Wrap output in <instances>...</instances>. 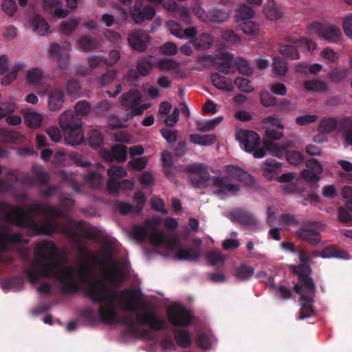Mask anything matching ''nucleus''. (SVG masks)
I'll return each mask as SVG.
<instances>
[{"mask_svg":"<svg viewBox=\"0 0 352 352\" xmlns=\"http://www.w3.org/2000/svg\"><path fill=\"white\" fill-rule=\"evenodd\" d=\"M236 139L241 147L248 153H252L256 158H262L265 155V149L261 146V138L256 132L239 129L235 134Z\"/></svg>","mask_w":352,"mask_h":352,"instance_id":"nucleus-8","label":"nucleus"},{"mask_svg":"<svg viewBox=\"0 0 352 352\" xmlns=\"http://www.w3.org/2000/svg\"><path fill=\"white\" fill-rule=\"evenodd\" d=\"M157 66L162 70H166L171 72L177 77L182 78L185 76V72L182 69L180 63L174 59H160L157 61Z\"/></svg>","mask_w":352,"mask_h":352,"instance_id":"nucleus-18","label":"nucleus"},{"mask_svg":"<svg viewBox=\"0 0 352 352\" xmlns=\"http://www.w3.org/2000/svg\"><path fill=\"white\" fill-rule=\"evenodd\" d=\"M278 223L281 228L285 230L296 227L299 223L296 217L290 214H285L280 216Z\"/></svg>","mask_w":352,"mask_h":352,"instance_id":"nucleus-41","label":"nucleus"},{"mask_svg":"<svg viewBox=\"0 0 352 352\" xmlns=\"http://www.w3.org/2000/svg\"><path fill=\"white\" fill-rule=\"evenodd\" d=\"M262 124H263L265 129H267V127L274 126H276L280 130L283 129V125L281 123V119L278 115H272L265 118L262 120Z\"/></svg>","mask_w":352,"mask_h":352,"instance_id":"nucleus-47","label":"nucleus"},{"mask_svg":"<svg viewBox=\"0 0 352 352\" xmlns=\"http://www.w3.org/2000/svg\"><path fill=\"white\" fill-rule=\"evenodd\" d=\"M260 100L264 107H274L277 104L276 98L267 91H262L261 92Z\"/></svg>","mask_w":352,"mask_h":352,"instance_id":"nucleus-56","label":"nucleus"},{"mask_svg":"<svg viewBox=\"0 0 352 352\" xmlns=\"http://www.w3.org/2000/svg\"><path fill=\"white\" fill-rule=\"evenodd\" d=\"M342 32L340 28L333 24H324L321 32L320 38L327 41L329 43H337L342 38Z\"/></svg>","mask_w":352,"mask_h":352,"instance_id":"nucleus-22","label":"nucleus"},{"mask_svg":"<svg viewBox=\"0 0 352 352\" xmlns=\"http://www.w3.org/2000/svg\"><path fill=\"white\" fill-rule=\"evenodd\" d=\"M232 216L234 219L241 224L248 227L254 226L258 223L257 219L252 214L242 209L234 210Z\"/></svg>","mask_w":352,"mask_h":352,"instance_id":"nucleus-25","label":"nucleus"},{"mask_svg":"<svg viewBox=\"0 0 352 352\" xmlns=\"http://www.w3.org/2000/svg\"><path fill=\"white\" fill-rule=\"evenodd\" d=\"M303 86L308 91L323 92L329 89L328 84L318 79L306 80L303 82Z\"/></svg>","mask_w":352,"mask_h":352,"instance_id":"nucleus-34","label":"nucleus"},{"mask_svg":"<svg viewBox=\"0 0 352 352\" xmlns=\"http://www.w3.org/2000/svg\"><path fill=\"white\" fill-rule=\"evenodd\" d=\"M137 324H131V329L135 333H138V326L147 325L151 329L158 331L162 329L165 321L157 316L153 310H147L144 312H138L136 314Z\"/></svg>","mask_w":352,"mask_h":352,"instance_id":"nucleus-10","label":"nucleus"},{"mask_svg":"<svg viewBox=\"0 0 352 352\" xmlns=\"http://www.w3.org/2000/svg\"><path fill=\"white\" fill-rule=\"evenodd\" d=\"M230 13L228 12L215 10L210 12L209 21L223 22L228 19Z\"/></svg>","mask_w":352,"mask_h":352,"instance_id":"nucleus-60","label":"nucleus"},{"mask_svg":"<svg viewBox=\"0 0 352 352\" xmlns=\"http://www.w3.org/2000/svg\"><path fill=\"white\" fill-rule=\"evenodd\" d=\"M107 175L109 176V179L118 181L120 179L127 176V172L122 166H113L108 169Z\"/></svg>","mask_w":352,"mask_h":352,"instance_id":"nucleus-45","label":"nucleus"},{"mask_svg":"<svg viewBox=\"0 0 352 352\" xmlns=\"http://www.w3.org/2000/svg\"><path fill=\"white\" fill-rule=\"evenodd\" d=\"M30 27L34 32L45 36L50 32V25L45 19L38 14L34 15L30 21Z\"/></svg>","mask_w":352,"mask_h":352,"instance_id":"nucleus-24","label":"nucleus"},{"mask_svg":"<svg viewBox=\"0 0 352 352\" xmlns=\"http://www.w3.org/2000/svg\"><path fill=\"white\" fill-rule=\"evenodd\" d=\"M210 79L212 85L219 89L227 91H231L233 90L232 81L219 74H212Z\"/></svg>","mask_w":352,"mask_h":352,"instance_id":"nucleus-27","label":"nucleus"},{"mask_svg":"<svg viewBox=\"0 0 352 352\" xmlns=\"http://www.w3.org/2000/svg\"><path fill=\"white\" fill-rule=\"evenodd\" d=\"M25 78L30 84L38 85L43 79V72L39 68H31L27 71Z\"/></svg>","mask_w":352,"mask_h":352,"instance_id":"nucleus-35","label":"nucleus"},{"mask_svg":"<svg viewBox=\"0 0 352 352\" xmlns=\"http://www.w3.org/2000/svg\"><path fill=\"white\" fill-rule=\"evenodd\" d=\"M116 210L122 214H130L138 213L135 206L127 202H118L116 204Z\"/></svg>","mask_w":352,"mask_h":352,"instance_id":"nucleus-52","label":"nucleus"},{"mask_svg":"<svg viewBox=\"0 0 352 352\" xmlns=\"http://www.w3.org/2000/svg\"><path fill=\"white\" fill-rule=\"evenodd\" d=\"M320 225L316 223L303 225L296 232V236L302 241L316 245L320 241Z\"/></svg>","mask_w":352,"mask_h":352,"instance_id":"nucleus-14","label":"nucleus"},{"mask_svg":"<svg viewBox=\"0 0 352 352\" xmlns=\"http://www.w3.org/2000/svg\"><path fill=\"white\" fill-rule=\"evenodd\" d=\"M294 272L302 276L301 283L294 287L296 293L300 295V311L299 320H303L314 315L313 302L316 292V286L313 280L308 277L310 269L304 265L293 267Z\"/></svg>","mask_w":352,"mask_h":352,"instance_id":"nucleus-5","label":"nucleus"},{"mask_svg":"<svg viewBox=\"0 0 352 352\" xmlns=\"http://www.w3.org/2000/svg\"><path fill=\"white\" fill-rule=\"evenodd\" d=\"M190 140L195 144L209 146L212 145L216 141V135L213 134H191L190 135Z\"/></svg>","mask_w":352,"mask_h":352,"instance_id":"nucleus-32","label":"nucleus"},{"mask_svg":"<svg viewBox=\"0 0 352 352\" xmlns=\"http://www.w3.org/2000/svg\"><path fill=\"white\" fill-rule=\"evenodd\" d=\"M307 168L302 171V176L308 182H314L319 180L320 174L323 170L322 165L316 160H307Z\"/></svg>","mask_w":352,"mask_h":352,"instance_id":"nucleus-15","label":"nucleus"},{"mask_svg":"<svg viewBox=\"0 0 352 352\" xmlns=\"http://www.w3.org/2000/svg\"><path fill=\"white\" fill-rule=\"evenodd\" d=\"M130 12L132 19L137 23L151 21L155 15L154 8L149 5L143 7L142 0H135Z\"/></svg>","mask_w":352,"mask_h":352,"instance_id":"nucleus-13","label":"nucleus"},{"mask_svg":"<svg viewBox=\"0 0 352 352\" xmlns=\"http://www.w3.org/2000/svg\"><path fill=\"white\" fill-rule=\"evenodd\" d=\"M223 118L219 116L213 119L207 120L197 124V130L201 132L210 131L214 129L222 120Z\"/></svg>","mask_w":352,"mask_h":352,"instance_id":"nucleus-40","label":"nucleus"},{"mask_svg":"<svg viewBox=\"0 0 352 352\" xmlns=\"http://www.w3.org/2000/svg\"><path fill=\"white\" fill-rule=\"evenodd\" d=\"M28 240L19 233H14L9 226L0 225V261L8 262L10 258L3 252L11 248L14 244L27 243Z\"/></svg>","mask_w":352,"mask_h":352,"instance_id":"nucleus-9","label":"nucleus"},{"mask_svg":"<svg viewBox=\"0 0 352 352\" xmlns=\"http://www.w3.org/2000/svg\"><path fill=\"white\" fill-rule=\"evenodd\" d=\"M23 137L18 132L11 131L6 129H0V142L6 144L20 143Z\"/></svg>","mask_w":352,"mask_h":352,"instance_id":"nucleus-29","label":"nucleus"},{"mask_svg":"<svg viewBox=\"0 0 352 352\" xmlns=\"http://www.w3.org/2000/svg\"><path fill=\"white\" fill-rule=\"evenodd\" d=\"M318 118V116L315 114H305L299 116L296 118V123L300 126L307 125L315 122Z\"/></svg>","mask_w":352,"mask_h":352,"instance_id":"nucleus-61","label":"nucleus"},{"mask_svg":"<svg viewBox=\"0 0 352 352\" xmlns=\"http://www.w3.org/2000/svg\"><path fill=\"white\" fill-rule=\"evenodd\" d=\"M67 260L64 252L52 242L43 241L36 248L34 258L25 274L32 284L44 278H56L65 292H75L85 287L89 296L100 304L99 316L107 323L118 321L116 303L124 309L137 311L144 303L134 289L118 293L107 285H118L124 278L123 267L114 258V249L104 248L93 253L85 248L79 250L76 263L62 267Z\"/></svg>","mask_w":352,"mask_h":352,"instance_id":"nucleus-1","label":"nucleus"},{"mask_svg":"<svg viewBox=\"0 0 352 352\" xmlns=\"http://www.w3.org/2000/svg\"><path fill=\"white\" fill-rule=\"evenodd\" d=\"M338 126L336 119L333 118H327L321 120L318 125V131L330 133L334 131Z\"/></svg>","mask_w":352,"mask_h":352,"instance_id":"nucleus-43","label":"nucleus"},{"mask_svg":"<svg viewBox=\"0 0 352 352\" xmlns=\"http://www.w3.org/2000/svg\"><path fill=\"white\" fill-rule=\"evenodd\" d=\"M223 61L218 65V69L222 73L229 74L233 67V56L227 52H220L217 55Z\"/></svg>","mask_w":352,"mask_h":352,"instance_id":"nucleus-30","label":"nucleus"},{"mask_svg":"<svg viewBox=\"0 0 352 352\" xmlns=\"http://www.w3.org/2000/svg\"><path fill=\"white\" fill-rule=\"evenodd\" d=\"M31 213L61 217H63L65 211L58 206L37 202L31 204L28 210L25 211L19 207H12L6 202H0V214L4 216L7 222L28 228L32 234L50 235L60 231L72 236L80 234L88 239H94L97 235L93 228L82 223L75 224L70 222L67 226H60L56 221L49 219L36 222Z\"/></svg>","mask_w":352,"mask_h":352,"instance_id":"nucleus-2","label":"nucleus"},{"mask_svg":"<svg viewBox=\"0 0 352 352\" xmlns=\"http://www.w3.org/2000/svg\"><path fill=\"white\" fill-rule=\"evenodd\" d=\"M67 94L74 97L82 96L81 87L76 80H70L66 85Z\"/></svg>","mask_w":352,"mask_h":352,"instance_id":"nucleus-57","label":"nucleus"},{"mask_svg":"<svg viewBox=\"0 0 352 352\" xmlns=\"http://www.w3.org/2000/svg\"><path fill=\"white\" fill-rule=\"evenodd\" d=\"M71 45L68 42L61 44L52 43L50 46V54L52 60H55L60 69H65L69 64V52Z\"/></svg>","mask_w":352,"mask_h":352,"instance_id":"nucleus-11","label":"nucleus"},{"mask_svg":"<svg viewBox=\"0 0 352 352\" xmlns=\"http://www.w3.org/2000/svg\"><path fill=\"white\" fill-rule=\"evenodd\" d=\"M206 258L209 264L215 266H221L225 262L223 255L219 251H211L208 252L206 256Z\"/></svg>","mask_w":352,"mask_h":352,"instance_id":"nucleus-44","label":"nucleus"},{"mask_svg":"<svg viewBox=\"0 0 352 352\" xmlns=\"http://www.w3.org/2000/svg\"><path fill=\"white\" fill-rule=\"evenodd\" d=\"M175 339L178 345L186 348L191 344L190 333L184 329H179L175 331Z\"/></svg>","mask_w":352,"mask_h":352,"instance_id":"nucleus-38","label":"nucleus"},{"mask_svg":"<svg viewBox=\"0 0 352 352\" xmlns=\"http://www.w3.org/2000/svg\"><path fill=\"white\" fill-rule=\"evenodd\" d=\"M279 52L289 59L294 60L299 58L298 52L295 47L294 42L292 44L280 45L279 47Z\"/></svg>","mask_w":352,"mask_h":352,"instance_id":"nucleus-42","label":"nucleus"},{"mask_svg":"<svg viewBox=\"0 0 352 352\" xmlns=\"http://www.w3.org/2000/svg\"><path fill=\"white\" fill-rule=\"evenodd\" d=\"M322 258L336 257L342 259H348L349 258V254L342 250H337L334 247H327L320 253Z\"/></svg>","mask_w":352,"mask_h":352,"instance_id":"nucleus-36","label":"nucleus"},{"mask_svg":"<svg viewBox=\"0 0 352 352\" xmlns=\"http://www.w3.org/2000/svg\"><path fill=\"white\" fill-rule=\"evenodd\" d=\"M161 219L153 217L147 219L144 225H135L130 231V236L138 241L148 239L157 247H162L166 250H176L175 256L182 261H197L201 253L198 247L177 248L179 241L174 236L165 235L157 229Z\"/></svg>","mask_w":352,"mask_h":352,"instance_id":"nucleus-4","label":"nucleus"},{"mask_svg":"<svg viewBox=\"0 0 352 352\" xmlns=\"http://www.w3.org/2000/svg\"><path fill=\"white\" fill-rule=\"evenodd\" d=\"M349 70L346 69H336L332 70L329 74V78L335 82H339L346 78Z\"/></svg>","mask_w":352,"mask_h":352,"instance_id":"nucleus-58","label":"nucleus"},{"mask_svg":"<svg viewBox=\"0 0 352 352\" xmlns=\"http://www.w3.org/2000/svg\"><path fill=\"white\" fill-rule=\"evenodd\" d=\"M221 36L226 41L232 45H239L241 42V38L233 30H226L222 32Z\"/></svg>","mask_w":352,"mask_h":352,"instance_id":"nucleus-62","label":"nucleus"},{"mask_svg":"<svg viewBox=\"0 0 352 352\" xmlns=\"http://www.w3.org/2000/svg\"><path fill=\"white\" fill-rule=\"evenodd\" d=\"M294 45L297 51H312L316 48L315 43L307 38H301L294 41Z\"/></svg>","mask_w":352,"mask_h":352,"instance_id":"nucleus-49","label":"nucleus"},{"mask_svg":"<svg viewBox=\"0 0 352 352\" xmlns=\"http://www.w3.org/2000/svg\"><path fill=\"white\" fill-rule=\"evenodd\" d=\"M254 15V10L245 3L239 5L234 15L240 30L247 36L252 37L258 36L260 32V25L252 21Z\"/></svg>","mask_w":352,"mask_h":352,"instance_id":"nucleus-7","label":"nucleus"},{"mask_svg":"<svg viewBox=\"0 0 352 352\" xmlns=\"http://www.w3.org/2000/svg\"><path fill=\"white\" fill-rule=\"evenodd\" d=\"M280 164L273 160H267L264 164V177L269 181L275 179L278 175Z\"/></svg>","mask_w":352,"mask_h":352,"instance_id":"nucleus-28","label":"nucleus"},{"mask_svg":"<svg viewBox=\"0 0 352 352\" xmlns=\"http://www.w3.org/2000/svg\"><path fill=\"white\" fill-rule=\"evenodd\" d=\"M142 94L137 89H132L122 95L120 103L126 110L131 109V112L138 107L142 101Z\"/></svg>","mask_w":352,"mask_h":352,"instance_id":"nucleus-17","label":"nucleus"},{"mask_svg":"<svg viewBox=\"0 0 352 352\" xmlns=\"http://www.w3.org/2000/svg\"><path fill=\"white\" fill-rule=\"evenodd\" d=\"M43 118L42 114L34 111H28L24 116V122L28 127L36 129L41 126Z\"/></svg>","mask_w":352,"mask_h":352,"instance_id":"nucleus-31","label":"nucleus"},{"mask_svg":"<svg viewBox=\"0 0 352 352\" xmlns=\"http://www.w3.org/2000/svg\"><path fill=\"white\" fill-rule=\"evenodd\" d=\"M126 157V146L120 144L113 146L111 151H104L102 153V157L107 161L116 160L119 162H124Z\"/></svg>","mask_w":352,"mask_h":352,"instance_id":"nucleus-21","label":"nucleus"},{"mask_svg":"<svg viewBox=\"0 0 352 352\" xmlns=\"http://www.w3.org/2000/svg\"><path fill=\"white\" fill-rule=\"evenodd\" d=\"M32 170L34 176L36 179V182L38 183L47 182L49 179V175L44 172L43 168L38 165H34L32 167Z\"/></svg>","mask_w":352,"mask_h":352,"instance_id":"nucleus-63","label":"nucleus"},{"mask_svg":"<svg viewBox=\"0 0 352 352\" xmlns=\"http://www.w3.org/2000/svg\"><path fill=\"white\" fill-rule=\"evenodd\" d=\"M254 269L250 266L242 265L235 272L236 278L240 280H245L250 278L254 274Z\"/></svg>","mask_w":352,"mask_h":352,"instance_id":"nucleus-46","label":"nucleus"},{"mask_svg":"<svg viewBox=\"0 0 352 352\" xmlns=\"http://www.w3.org/2000/svg\"><path fill=\"white\" fill-rule=\"evenodd\" d=\"M263 12L270 21H277L283 16L281 8L278 6L274 0L267 1L264 7Z\"/></svg>","mask_w":352,"mask_h":352,"instance_id":"nucleus-26","label":"nucleus"},{"mask_svg":"<svg viewBox=\"0 0 352 352\" xmlns=\"http://www.w3.org/2000/svg\"><path fill=\"white\" fill-rule=\"evenodd\" d=\"M212 43L211 36L209 34H204L195 41V45L197 49L203 50L210 47Z\"/></svg>","mask_w":352,"mask_h":352,"instance_id":"nucleus-55","label":"nucleus"},{"mask_svg":"<svg viewBox=\"0 0 352 352\" xmlns=\"http://www.w3.org/2000/svg\"><path fill=\"white\" fill-rule=\"evenodd\" d=\"M273 70L278 76L285 75L287 71L286 62L279 57H275L273 62Z\"/></svg>","mask_w":352,"mask_h":352,"instance_id":"nucleus-51","label":"nucleus"},{"mask_svg":"<svg viewBox=\"0 0 352 352\" xmlns=\"http://www.w3.org/2000/svg\"><path fill=\"white\" fill-rule=\"evenodd\" d=\"M236 86L241 91L250 93L254 91V87L251 85L249 80L245 78H237L234 80Z\"/></svg>","mask_w":352,"mask_h":352,"instance_id":"nucleus-59","label":"nucleus"},{"mask_svg":"<svg viewBox=\"0 0 352 352\" xmlns=\"http://www.w3.org/2000/svg\"><path fill=\"white\" fill-rule=\"evenodd\" d=\"M103 169L104 167L99 163L91 166L89 173L85 177L86 182L91 187L97 188L102 183V177L99 171Z\"/></svg>","mask_w":352,"mask_h":352,"instance_id":"nucleus-23","label":"nucleus"},{"mask_svg":"<svg viewBox=\"0 0 352 352\" xmlns=\"http://www.w3.org/2000/svg\"><path fill=\"white\" fill-rule=\"evenodd\" d=\"M98 46V43L88 37H82L78 41V47L85 52H89L96 49Z\"/></svg>","mask_w":352,"mask_h":352,"instance_id":"nucleus-48","label":"nucleus"},{"mask_svg":"<svg viewBox=\"0 0 352 352\" xmlns=\"http://www.w3.org/2000/svg\"><path fill=\"white\" fill-rule=\"evenodd\" d=\"M23 283L21 277H14L3 282L1 287L6 291H19L23 287Z\"/></svg>","mask_w":352,"mask_h":352,"instance_id":"nucleus-39","label":"nucleus"},{"mask_svg":"<svg viewBox=\"0 0 352 352\" xmlns=\"http://www.w3.org/2000/svg\"><path fill=\"white\" fill-rule=\"evenodd\" d=\"M148 160V157L145 156L134 158L129 162L128 166L133 170H141L146 168Z\"/></svg>","mask_w":352,"mask_h":352,"instance_id":"nucleus-54","label":"nucleus"},{"mask_svg":"<svg viewBox=\"0 0 352 352\" xmlns=\"http://www.w3.org/2000/svg\"><path fill=\"white\" fill-rule=\"evenodd\" d=\"M150 40L149 36L141 30L134 31L128 36V41L133 49L139 52L146 50Z\"/></svg>","mask_w":352,"mask_h":352,"instance_id":"nucleus-16","label":"nucleus"},{"mask_svg":"<svg viewBox=\"0 0 352 352\" xmlns=\"http://www.w3.org/2000/svg\"><path fill=\"white\" fill-rule=\"evenodd\" d=\"M167 27L170 33L179 38L191 39L197 34V31L194 28H189L183 30L181 25L175 21H169L167 23Z\"/></svg>","mask_w":352,"mask_h":352,"instance_id":"nucleus-19","label":"nucleus"},{"mask_svg":"<svg viewBox=\"0 0 352 352\" xmlns=\"http://www.w3.org/2000/svg\"><path fill=\"white\" fill-rule=\"evenodd\" d=\"M265 146L266 149L270 151L274 156L280 157L285 153V147L272 142H265Z\"/></svg>","mask_w":352,"mask_h":352,"instance_id":"nucleus-53","label":"nucleus"},{"mask_svg":"<svg viewBox=\"0 0 352 352\" xmlns=\"http://www.w3.org/2000/svg\"><path fill=\"white\" fill-rule=\"evenodd\" d=\"M64 102V93L60 89L56 88L50 91L47 106L50 111H60L63 106Z\"/></svg>","mask_w":352,"mask_h":352,"instance_id":"nucleus-20","label":"nucleus"},{"mask_svg":"<svg viewBox=\"0 0 352 352\" xmlns=\"http://www.w3.org/2000/svg\"><path fill=\"white\" fill-rule=\"evenodd\" d=\"M342 28L345 34L352 40V14L344 18Z\"/></svg>","mask_w":352,"mask_h":352,"instance_id":"nucleus-64","label":"nucleus"},{"mask_svg":"<svg viewBox=\"0 0 352 352\" xmlns=\"http://www.w3.org/2000/svg\"><path fill=\"white\" fill-rule=\"evenodd\" d=\"M167 312L170 321L175 326H188L191 322V314L182 305H170Z\"/></svg>","mask_w":352,"mask_h":352,"instance_id":"nucleus-12","label":"nucleus"},{"mask_svg":"<svg viewBox=\"0 0 352 352\" xmlns=\"http://www.w3.org/2000/svg\"><path fill=\"white\" fill-rule=\"evenodd\" d=\"M151 59L152 57L151 56H148L138 60L137 63V70L140 75L146 76L151 72L153 69Z\"/></svg>","mask_w":352,"mask_h":352,"instance_id":"nucleus-37","label":"nucleus"},{"mask_svg":"<svg viewBox=\"0 0 352 352\" xmlns=\"http://www.w3.org/2000/svg\"><path fill=\"white\" fill-rule=\"evenodd\" d=\"M320 56L329 63H335L339 59V54L330 47L323 49Z\"/></svg>","mask_w":352,"mask_h":352,"instance_id":"nucleus-50","label":"nucleus"},{"mask_svg":"<svg viewBox=\"0 0 352 352\" xmlns=\"http://www.w3.org/2000/svg\"><path fill=\"white\" fill-rule=\"evenodd\" d=\"M80 23V18H70L60 24V32L66 36H70L76 30Z\"/></svg>","mask_w":352,"mask_h":352,"instance_id":"nucleus-33","label":"nucleus"},{"mask_svg":"<svg viewBox=\"0 0 352 352\" xmlns=\"http://www.w3.org/2000/svg\"><path fill=\"white\" fill-rule=\"evenodd\" d=\"M190 180L193 186L204 188L212 184L215 193L221 198L228 194H234L239 190V185L234 181L244 182L248 185L254 183L253 178L240 168L229 165L226 166V175L210 178L207 169L201 164H194L189 168Z\"/></svg>","mask_w":352,"mask_h":352,"instance_id":"nucleus-3","label":"nucleus"},{"mask_svg":"<svg viewBox=\"0 0 352 352\" xmlns=\"http://www.w3.org/2000/svg\"><path fill=\"white\" fill-rule=\"evenodd\" d=\"M61 127L67 144L75 146L83 142L82 123L78 116L71 110L65 111L59 117Z\"/></svg>","mask_w":352,"mask_h":352,"instance_id":"nucleus-6","label":"nucleus"}]
</instances>
